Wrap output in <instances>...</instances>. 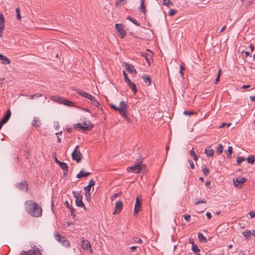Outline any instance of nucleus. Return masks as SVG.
<instances>
[{
    "mask_svg": "<svg viewBox=\"0 0 255 255\" xmlns=\"http://www.w3.org/2000/svg\"><path fill=\"white\" fill-rule=\"evenodd\" d=\"M27 212L34 217H39L42 215L41 207L34 201H26L25 203Z\"/></svg>",
    "mask_w": 255,
    "mask_h": 255,
    "instance_id": "1",
    "label": "nucleus"
},
{
    "mask_svg": "<svg viewBox=\"0 0 255 255\" xmlns=\"http://www.w3.org/2000/svg\"><path fill=\"white\" fill-rule=\"evenodd\" d=\"M120 107H117L114 104H110L109 105L115 110L118 111L120 115L123 117H126L127 116V110L128 105L124 101H121L120 102Z\"/></svg>",
    "mask_w": 255,
    "mask_h": 255,
    "instance_id": "2",
    "label": "nucleus"
},
{
    "mask_svg": "<svg viewBox=\"0 0 255 255\" xmlns=\"http://www.w3.org/2000/svg\"><path fill=\"white\" fill-rule=\"evenodd\" d=\"M137 160L138 161V163L135 165L128 167L127 169L128 171L138 173L144 169L145 166L141 164L142 162V159H140L139 161L138 159Z\"/></svg>",
    "mask_w": 255,
    "mask_h": 255,
    "instance_id": "3",
    "label": "nucleus"
},
{
    "mask_svg": "<svg viewBox=\"0 0 255 255\" xmlns=\"http://www.w3.org/2000/svg\"><path fill=\"white\" fill-rule=\"evenodd\" d=\"M72 193L75 198V203L76 205L79 207H84L86 209L84 204L82 202L83 196L78 192L73 191Z\"/></svg>",
    "mask_w": 255,
    "mask_h": 255,
    "instance_id": "4",
    "label": "nucleus"
},
{
    "mask_svg": "<svg viewBox=\"0 0 255 255\" xmlns=\"http://www.w3.org/2000/svg\"><path fill=\"white\" fill-rule=\"evenodd\" d=\"M124 27L123 24L117 23L115 25V28L119 32L118 35L121 38H124L127 35V32L124 29Z\"/></svg>",
    "mask_w": 255,
    "mask_h": 255,
    "instance_id": "5",
    "label": "nucleus"
},
{
    "mask_svg": "<svg viewBox=\"0 0 255 255\" xmlns=\"http://www.w3.org/2000/svg\"><path fill=\"white\" fill-rule=\"evenodd\" d=\"M16 187L25 192H27L28 190V184L25 180H23L20 183H17L16 184Z\"/></svg>",
    "mask_w": 255,
    "mask_h": 255,
    "instance_id": "6",
    "label": "nucleus"
},
{
    "mask_svg": "<svg viewBox=\"0 0 255 255\" xmlns=\"http://www.w3.org/2000/svg\"><path fill=\"white\" fill-rule=\"evenodd\" d=\"M247 181V179L242 177L241 178L240 177L239 178H237L236 180H233L234 185L235 187L241 188L243 184Z\"/></svg>",
    "mask_w": 255,
    "mask_h": 255,
    "instance_id": "7",
    "label": "nucleus"
},
{
    "mask_svg": "<svg viewBox=\"0 0 255 255\" xmlns=\"http://www.w3.org/2000/svg\"><path fill=\"white\" fill-rule=\"evenodd\" d=\"M72 159L77 163L79 162L83 158V155L80 151H73L71 154Z\"/></svg>",
    "mask_w": 255,
    "mask_h": 255,
    "instance_id": "8",
    "label": "nucleus"
},
{
    "mask_svg": "<svg viewBox=\"0 0 255 255\" xmlns=\"http://www.w3.org/2000/svg\"><path fill=\"white\" fill-rule=\"evenodd\" d=\"M81 243H82V247L84 250H87L88 249H89L91 251V252H92V249L91 247V245L89 241L87 240H85L83 238H81Z\"/></svg>",
    "mask_w": 255,
    "mask_h": 255,
    "instance_id": "9",
    "label": "nucleus"
},
{
    "mask_svg": "<svg viewBox=\"0 0 255 255\" xmlns=\"http://www.w3.org/2000/svg\"><path fill=\"white\" fill-rule=\"evenodd\" d=\"M140 205H141V203L139 200V199L138 197H137L136 199L134 209V212H133V215L134 216H137L138 213L140 210Z\"/></svg>",
    "mask_w": 255,
    "mask_h": 255,
    "instance_id": "10",
    "label": "nucleus"
},
{
    "mask_svg": "<svg viewBox=\"0 0 255 255\" xmlns=\"http://www.w3.org/2000/svg\"><path fill=\"white\" fill-rule=\"evenodd\" d=\"M123 203L120 201H117L116 203L115 210L113 213V214H116L121 212V210L123 209Z\"/></svg>",
    "mask_w": 255,
    "mask_h": 255,
    "instance_id": "11",
    "label": "nucleus"
},
{
    "mask_svg": "<svg viewBox=\"0 0 255 255\" xmlns=\"http://www.w3.org/2000/svg\"><path fill=\"white\" fill-rule=\"evenodd\" d=\"M20 255H40V253L38 250H29L28 251H22Z\"/></svg>",
    "mask_w": 255,
    "mask_h": 255,
    "instance_id": "12",
    "label": "nucleus"
},
{
    "mask_svg": "<svg viewBox=\"0 0 255 255\" xmlns=\"http://www.w3.org/2000/svg\"><path fill=\"white\" fill-rule=\"evenodd\" d=\"M74 128H78L82 131L90 130L91 127H84L80 123H78L74 125Z\"/></svg>",
    "mask_w": 255,
    "mask_h": 255,
    "instance_id": "13",
    "label": "nucleus"
},
{
    "mask_svg": "<svg viewBox=\"0 0 255 255\" xmlns=\"http://www.w3.org/2000/svg\"><path fill=\"white\" fill-rule=\"evenodd\" d=\"M54 100L59 103H63L64 105H68L69 106H72L73 105V103L72 102L67 100H63L62 98L59 97H54Z\"/></svg>",
    "mask_w": 255,
    "mask_h": 255,
    "instance_id": "14",
    "label": "nucleus"
},
{
    "mask_svg": "<svg viewBox=\"0 0 255 255\" xmlns=\"http://www.w3.org/2000/svg\"><path fill=\"white\" fill-rule=\"evenodd\" d=\"M95 181L93 179H91L89 181L88 185L84 187V189L85 191V192L88 193V194H87L88 195V192H90L91 187L93 186H94L95 185Z\"/></svg>",
    "mask_w": 255,
    "mask_h": 255,
    "instance_id": "15",
    "label": "nucleus"
},
{
    "mask_svg": "<svg viewBox=\"0 0 255 255\" xmlns=\"http://www.w3.org/2000/svg\"><path fill=\"white\" fill-rule=\"evenodd\" d=\"M72 201H71L70 202H68V201H66L65 202V204L66 206V207L70 210L71 212V215L73 217L75 216V210L72 207Z\"/></svg>",
    "mask_w": 255,
    "mask_h": 255,
    "instance_id": "16",
    "label": "nucleus"
},
{
    "mask_svg": "<svg viewBox=\"0 0 255 255\" xmlns=\"http://www.w3.org/2000/svg\"><path fill=\"white\" fill-rule=\"evenodd\" d=\"M142 78L143 79L145 83L147 84L148 86L151 85V80L149 76H147L146 74H143L142 76Z\"/></svg>",
    "mask_w": 255,
    "mask_h": 255,
    "instance_id": "17",
    "label": "nucleus"
},
{
    "mask_svg": "<svg viewBox=\"0 0 255 255\" xmlns=\"http://www.w3.org/2000/svg\"><path fill=\"white\" fill-rule=\"evenodd\" d=\"M11 116V112L10 110H8L4 116V117L2 119V121L4 122L5 123H6L7 122Z\"/></svg>",
    "mask_w": 255,
    "mask_h": 255,
    "instance_id": "18",
    "label": "nucleus"
},
{
    "mask_svg": "<svg viewBox=\"0 0 255 255\" xmlns=\"http://www.w3.org/2000/svg\"><path fill=\"white\" fill-rule=\"evenodd\" d=\"M126 66L127 70L128 72L132 73L133 72H134L135 74H136L137 72L136 70L134 69V67L132 65L127 63Z\"/></svg>",
    "mask_w": 255,
    "mask_h": 255,
    "instance_id": "19",
    "label": "nucleus"
},
{
    "mask_svg": "<svg viewBox=\"0 0 255 255\" xmlns=\"http://www.w3.org/2000/svg\"><path fill=\"white\" fill-rule=\"evenodd\" d=\"M128 86L129 88L131 89V90L133 91V92L134 94H136L137 92L136 85L133 83L131 82V81L128 84Z\"/></svg>",
    "mask_w": 255,
    "mask_h": 255,
    "instance_id": "20",
    "label": "nucleus"
},
{
    "mask_svg": "<svg viewBox=\"0 0 255 255\" xmlns=\"http://www.w3.org/2000/svg\"><path fill=\"white\" fill-rule=\"evenodd\" d=\"M54 237L56 241H58L59 242L62 243V240L64 239V237L61 236L59 234H58L57 232H56L54 234Z\"/></svg>",
    "mask_w": 255,
    "mask_h": 255,
    "instance_id": "21",
    "label": "nucleus"
},
{
    "mask_svg": "<svg viewBox=\"0 0 255 255\" xmlns=\"http://www.w3.org/2000/svg\"><path fill=\"white\" fill-rule=\"evenodd\" d=\"M214 152V150L212 148H210V147H208L205 149V153L209 157L213 155Z\"/></svg>",
    "mask_w": 255,
    "mask_h": 255,
    "instance_id": "22",
    "label": "nucleus"
},
{
    "mask_svg": "<svg viewBox=\"0 0 255 255\" xmlns=\"http://www.w3.org/2000/svg\"><path fill=\"white\" fill-rule=\"evenodd\" d=\"M91 174L90 172L84 173L83 170H81L77 175L76 177L78 178L86 177Z\"/></svg>",
    "mask_w": 255,
    "mask_h": 255,
    "instance_id": "23",
    "label": "nucleus"
},
{
    "mask_svg": "<svg viewBox=\"0 0 255 255\" xmlns=\"http://www.w3.org/2000/svg\"><path fill=\"white\" fill-rule=\"evenodd\" d=\"M198 237L199 239V240L201 243H206L207 242V239L204 236L202 233H199L198 234Z\"/></svg>",
    "mask_w": 255,
    "mask_h": 255,
    "instance_id": "24",
    "label": "nucleus"
},
{
    "mask_svg": "<svg viewBox=\"0 0 255 255\" xmlns=\"http://www.w3.org/2000/svg\"><path fill=\"white\" fill-rule=\"evenodd\" d=\"M59 165L60 166V167L63 170L65 171H67L69 170V167L66 163L61 162L59 163Z\"/></svg>",
    "mask_w": 255,
    "mask_h": 255,
    "instance_id": "25",
    "label": "nucleus"
},
{
    "mask_svg": "<svg viewBox=\"0 0 255 255\" xmlns=\"http://www.w3.org/2000/svg\"><path fill=\"white\" fill-rule=\"evenodd\" d=\"M0 60H1L2 61V63L3 64H10V60L9 59L7 58L6 56H2L1 58H0Z\"/></svg>",
    "mask_w": 255,
    "mask_h": 255,
    "instance_id": "26",
    "label": "nucleus"
},
{
    "mask_svg": "<svg viewBox=\"0 0 255 255\" xmlns=\"http://www.w3.org/2000/svg\"><path fill=\"white\" fill-rule=\"evenodd\" d=\"M126 3L127 1L126 0H119L116 1L115 6L116 7H120L121 5H124Z\"/></svg>",
    "mask_w": 255,
    "mask_h": 255,
    "instance_id": "27",
    "label": "nucleus"
},
{
    "mask_svg": "<svg viewBox=\"0 0 255 255\" xmlns=\"http://www.w3.org/2000/svg\"><path fill=\"white\" fill-rule=\"evenodd\" d=\"M139 9L140 12L143 13H145L146 12V9H145V5L144 4V0H141V4L140 6L139 7Z\"/></svg>",
    "mask_w": 255,
    "mask_h": 255,
    "instance_id": "28",
    "label": "nucleus"
},
{
    "mask_svg": "<svg viewBox=\"0 0 255 255\" xmlns=\"http://www.w3.org/2000/svg\"><path fill=\"white\" fill-rule=\"evenodd\" d=\"M91 102L93 105L97 107L98 108L102 109V107H101L100 103L95 98L94 99H93V100L91 101Z\"/></svg>",
    "mask_w": 255,
    "mask_h": 255,
    "instance_id": "29",
    "label": "nucleus"
},
{
    "mask_svg": "<svg viewBox=\"0 0 255 255\" xmlns=\"http://www.w3.org/2000/svg\"><path fill=\"white\" fill-rule=\"evenodd\" d=\"M127 19L132 22L133 23H134L136 26H139L140 25L139 23L136 20V19L134 18H132L129 16H128L127 17Z\"/></svg>",
    "mask_w": 255,
    "mask_h": 255,
    "instance_id": "30",
    "label": "nucleus"
},
{
    "mask_svg": "<svg viewBox=\"0 0 255 255\" xmlns=\"http://www.w3.org/2000/svg\"><path fill=\"white\" fill-rule=\"evenodd\" d=\"M62 245L63 246L65 247L66 248H69L70 246V244L68 240L65 239V238L64 237V239L63 240H62Z\"/></svg>",
    "mask_w": 255,
    "mask_h": 255,
    "instance_id": "31",
    "label": "nucleus"
},
{
    "mask_svg": "<svg viewBox=\"0 0 255 255\" xmlns=\"http://www.w3.org/2000/svg\"><path fill=\"white\" fill-rule=\"evenodd\" d=\"M251 234H252L251 231L250 230H248L244 231L243 233V235H244L245 238L247 239H248V238L251 236Z\"/></svg>",
    "mask_w": 255,
    "mask_h": 255,
    "instance_id": "32",
    "label": "nucleus"
},
{
    "mask_svg": "<svg viewBox=\"0 0 255 255\" xmlns=\"http://www.w3.org/2000/svg\"><path fill=\"white\" fill-rule=\"evenodd\" d=\"M255 160V158L254 155H250L247 158V161L249 163L253 164Z\"/></svg>",
    "mask_w": 255,
    "mask_h": 255,
    "instance_id": "33",
    "label": "nucleus"
},
{
    "mask_svg": "<svg viewBox=\"0 0 255 255\" xmlns=\"http://www.w3.org/2000/svg\"><path fill=\"white\" fill-rule=\"evenodd\" d=\"M190 154L191 155L193 156V158L195 161H197L198 160V156L195 153L194 151V148H193L190 151Z\"/></svg>",
    "mask_w": 255,
    "mask_h": 255,
    "instance_id": "34",
    "label": "nucleus"
},
{
    "mask_svg": "<svg viewBox=\"0 0 255 255\" xmlns=\"http://www.w3.org/2000/svg\"><path fill=\"white\" fill-rule=\"evenodd\" d=\"M163 4L169 7L173 5V3L170 0H163Z\"/></svg>",
    "mask_w": 255,
    "mask_h": 255,
    "instance_id": "35",
    "label": "nucleus"
},
{
    "mask_svg": "<svg viewBox=\"0 0 255 255\" xmlns=\"http://www.w3.org/2000/svg\"><path fill=\"white\" fill-rule=\"evenodd\" d=\"M4 18L1 12H0V26H4Z\"/></svg>",
    "mask_w": 255,
    "mask_h": 255,
    "instance_id": "36",
    "label": "nucleus"
},
{
    "mask_svg": "<svg viewBox=\"0 0 255 255\" xmlns=\"http://www.w3.org/2000/svg\"><path fill=\"white\" fill-rule=\"evenodd\" d=\"M245 160V157L242 156L238 157L237 160V163L238 165H240L241 164V163Z\"/></svg>",
    "mask_w": 255,
    "mask_h": 255,
    "instance_id": "37",
    "label": "nucleus"
},
{
    "mask_svg": "<svg viewBox=\"0 0 255 255\" xmlns=\"http://www.w3.org/2000/svg\"><path fill=\"white\" fill-rule=\"evenodd\" d=\"M192 251L194 253L200 252V250L198 249L197 246L195 244H193V245L192 246Z\"/></svg>",
    "mask_w": 255,
    "mask_h": 255,
    "instance_id": "38",
    "label": "nucleus"
},
{
    "mask_svg": "<svg viewBox=\"0 0 255 255\" xmlns=\"http://www.w3.org/2000/svg\"><path fill=\"white\" fill-rule=\"evenodd\" d=\"M123 75L125 78V81L127 83V84H128L129 83H130L131 82V81L128 78V75H127V73L125 72V71H124L123 72Z\"/></svg>",
    "mask_w": 255,
    "mask_h": 255,
    "instance_id": "39",
    "label": "nucleus"
},
{
    "mask_svg": "<svg viewBox=\"0 0 255 255\" xmlns=\"http://www.w3.org/2000/svg\"><path fill=\"white\" fill-rule=\"evenodd\" d=\"M15 11L16 12V18L19 20H21V16L20 13V8L19 7H17L15 9Z\"/></svg>",
    "mask_w": 255,
    "mask_h": 255,
    "instance_id": "40",
    "label": "nucleus"
},
{
    "mask_svg": "<svg viewBox=\"0 0 255 255\" xmlns=\"http://www.w3.org/2000/svg\"><path fill=\"white\" fill-rule=\"evenodd\" d=\"M223 148L221 144L219 145L217 149L218 154L220 155L223 152Z\"/></svg>",
    "mask_w": 255,
    "mask_h": 255,
    "instance_id": "41",
    "label": "nucleus"
},
{
    "mask_svg": "<svg viewBox=\"0 0 255 255\" xmlns=\"http://www.w3.org/2000/svg\"><path fill=\"white\" fill-rule=\"evenodd\" d=\"M232 151H233V148L232 146H229L228 148V150H227V156L228 157H231V154L232 153Z\"/></svg>",
    "mask_w": 255,
    "mask_h": 255,
    "instance_id": "42",
    "label": "nucleus"
},
{
    "mask_svg": "<svg viewBox=\"0 0 255 255\" xmlns=\"http://www.w3.org/2000/svg\"><path fill=\"white\" fill-rule=\"evenodd\" d=\"M202 171L203 172V174L205 176H207L208 175L209 172V169L206 167H203L202 168Z\"/></svg>",
    "mask_w": 255,
    "mask_h": 255,
    "instance_id": "43",
    "label": "nucleus"
},
{
    "mask_svg": "<svg viewBox=\"0 0 255 255\" xmlns=\"http://www.w3.org/2000/svg\"><path fill=\"white\" fill-rule=\"evenodd\" d=\"M32 125L34 127H39L40 126V122L38 120L34 119L32 122Z\"/></svg>",
    "mask_w": 255,
    "mask_h": 255,
    "instance_id": "44",
    "label": "nucleus"
},
{
    "mask_svg": "<svg viewBox=\"0 0 255 255\" xmlns=\"http://www.w3.org/2000/svg\"><path fill=\"white\" fill-rule=\"evenodd\" d=\"M183 65H184V64L183 63L182 65H181L180 66V73L182 77H183V76H184V74H183V71L185 69V67Z\"/></svg>",
    "mask_w": 255,
    "mask_h": 255,
    "instance_id": "45",
    "label": "nucleus"
},
{
    "mask_svg": "<svg viewBox=\"0 0 255 255\" xmlns=\"http://www.w3.org/2000/svg\"><path fill=\"white\" fill-rule=\"evenodd\" d=\"M41 96V95L40 94H35L33 95H31L30 96L29 99H33L36 98H38Z\"/></svg>",
    "mask_w": 255,
    "mask_h": 255,
    "instance_id": "46",
    "label": "nucleus"
},
{
    "mask_svg": "<svg viewBox=\"0 0 255 255\" xmlns=\"http://www.w3.org/2000/svg\"><path fill=\"white\" fill-rule=\"evenodd\" d=\"M141 56H142V57H144V58H145L146 61L148 62V65H150V62H149V59H148V57H147V53H141Z\"/></svg>",
    "mask_w": 255,
    "mask_h": 255,
    "instance_id": "47",
    "label": "nucleus"
},
{
    "mask_svg": "<svg viewBox=\"0 0 255 255\" xmlns=\"http://www.w3.org/2000/svg\"><path fill=\"white\" fill-rule=\"evenodd\" d=\"M221 69H220L219 70V72H218L217 77L216 79L215 84H217L219 81L220 76H221Z\"/></svg>",
    "mask_w": 255,
    "mask_h": 255,
    "instance_id": "48",
    "label": "nucleus"
},
{
    "mask_svg": "<svg viewBox=\"0 0 255 255\" xmlns=\"http://www.w3.org/2000/svg\"><path fill=\"white\" fill-rule=\"evenodd\" d=\"M75 91H76L77 92V93L79 94L80 95H81L82 97H83V96L85 93V92H84L79 89H76Z\"/></svg>",
    "mask_w": 255,
    "mask_h": 255,
    "instance_id": "49",
    "label": "nucleus"
},
{
    "mask_svg": "<svg viewBox=\"0 0 255 255\" xmlns=\"http://www.w3.org/2000/svg\"><path fill=\"white\" fill-rule=\"evenodd\" d=\"M122 194V192H118L117 193H115L113 194V195L112 196V200H114V199L116 198L117 197L120 196Z\"/></svg>",
    "mask_w": 255,
    "mask_h": 255,
    "instance_id": "50",
    "label": "nucleus"
},
{
    "mask_svg": "<svg viewBox=\"0 0 255 255\" xmlns=\"http://www.w3.org/2000/svg\"><path fill=\"white\" fill-rule=\"evenodd\" d=\"M84 127H91V129L93 128V125L91 124L90 122H89L88 123L86 122L83 123Z\"/></svg>",
    "mask_w": 255,
    "mask_h": 255,
    "instance_id": "51",
    "label": "nucleus"
},
{
    "mask_svg": "<svg viewBox=\"0 0 255 255\" xmlns=\"http://www.w3.org/2000/svg\"><path fill=\"white\" fill-rule=\"evenodd\" d=\"M207 201L206 200L203 199L202 200H199L195 202V205H198L200 203H206Z\"/></svg>",
    "mask_w": 255,
    "mask_h": 255,
    "instance_id": "52",
    "label": "nucleus"
},
{
    "mask_svg": "<svg viewBox=\"0 0 255 255\" xmlns=\"http://www.w3.org/2000/svg\"><path fill=\"white\" fill-rule=\"evenodd\" d=\"M176 12V10L171 9L170 10V11L169 12V15L171 16H173Z\"/></svg>",
    "mask_w": 255,
    "mask_h": 255,
    "instance_id": "53",
    "label": "nucleus"
},
{
    "mask_svg": "<svg viewBox=\"0 0 255 255\" xmlns=\"http://www.w3.org/2000/svg\"><path fill=\"white\" fill-rule=\"evenodd\" d=\"M183 217L185 220L189 222L191 218V216L189 215H184Z\"/></svg>",
    "mask_w": 255,
    "mask_h": 255,
    "instance_id": "54",
    "label": "nucleus"
},
{
    "mask_svg": "<svg viewBox=\"0 0 255 255\" xmlns=\"http://www.w3.org/2000/svg\"><path fill=\"white\" fill-rule=\"evenodd\" d=\"M249 214L251 218H253L255 217V212L254 211H250Z\"/></svg>",
    "mask_w": 255,
    "mask_h": 255,
    "instance_id": "55",
    "label": "nucleus"
},
{
    "mask_svg": "<svg viewBox=\"0 0 255 255\" xmlns=\"http://www.w3.org/2000/svg\"><path fill=\"white\" fill-rule=\"evenodd\" d=\"M4 28V26L1 25L0 26V37L2 36V31L3 30Z\"/></svg>",
    "mask_w": 255,
    "mask_h": 255,
    "instance_id": "56",
    "label": "nucleus"
},
{
    "mask_svg": "<svg viewBox=\"0 0 255 255\" xmlns=\"http://www.w3.org/2000/svg\"><path fill=\"white\" fill-rule=\"evenodd\" d=\"M134 239H135V240H134L135 242L139 243V244L142 243V240L140 239L137 238H135Z\"/></svg>",
    "mask_w": 255,
    "mask_h": 255,
    "instance_id": "57",
    "label": "nucleus"
},
{
    "mask_svg": "<svg viewBox=\"0 0 255 255\" xmlns=\"http://www.w3.org/2000/svg\"><path fill=\"white\" fill-rule=\"evenodd\" d=\"M231 124L230 123L227 124L225 123H223L221 124V125L219 127L220 128H222L224 127L226 125H227L228 127H229Z\"/></svg>",
    "mask_w": 255,
    "mask_h": 255,
    "instance_id": "58",
    "label": "nucleus"
},
{
    "mask_svg": "<svg viewBox=\"0 0 255 255\" xmlns=\"http://www.w3.org/2000/svg\"><path fill=\"white\" fill-rule=\"evenodd\" d=\"M184 115H186L190 116V115H193V112H192L184 111Z\"/></svg>",
    "mask_w": 255,
    "mask_h": 255,
    "instance_id": "59",
    "label": "nucleus"
},
{
    "mask_svg": "<svg viewBox=\"0 0 255 255\" xmlns=\"http://www.w3.org/2000/svg\"><path fill=\"white\" fill-rule=\"evenodd\" d=\"M189 162L190 163V167L192 169H194V164L193 162L192 161H190V160H189Z\"/></svg>",
    "mask_w": 255,
    "mask_h": 255,
    "instance_id": "60",
    "label": "nucleus"
},
{
    "mask_svg": "<svg viewBox=\"0 0 255 255\" xmlns=\"http://www.w3.org/2000/svg\"><path fill=\"white\" fill-rule=\"evenodd\" d=\"M88 193H87L86 192H85V196H86V197L87 198V200H89V198H90L91 197V195H90V192H88Z\"/></svg>",
    "mask_w": 255,
    "mask_h": 255,
    "instance_id": "61",
    "label": "nucleus"
},
{
    "mask_svg": "<svg viewBox=\"0 0 255 255\" xmlns=\"http://www.w3.org/2000/svg\"><path fill=\"white\" fill-rule=\"evenodd\" d=\"M94 98H95L94 97L92 96L91 94H89L87 99L92 101L93 100V99H94Z\"/></svg>",
    "mask_w": 255,
    "mask_h": 255,
    "instance_id": "62",
    "label": "nucleus"
},
{
    "mask_svg": "<svg viewBox=\"0 0 255 255\" xmlns=\"http://www.w3.org/2000/svg\"><path fill=\"white\" fill-rule=\"evenodd\" d=\"M206 215L209 219H210L212 217L211 214L210 212H207Z\"/></svg>",
    "mask_w": 255,
    "mask_h": 255,
    "instance_id": "63",
    "label": "nucleus"
},
{
    "mask_svg": "<svg viewBox=\"0 0 255 255\" xmlns=\"http://www.w3.org/2000/svg\"><path fill=\"white\" fill-rule=\"evenodd\" d=\"M249 47H250V49H251V50L252 51H254V50L255 47H254V45L253 44H250Z\"/></svg>",
    "mask_w": 255,
    "mask_h": 255,
    "instance_id": "64",
    "label": "nucleus"
}]
</instances>
